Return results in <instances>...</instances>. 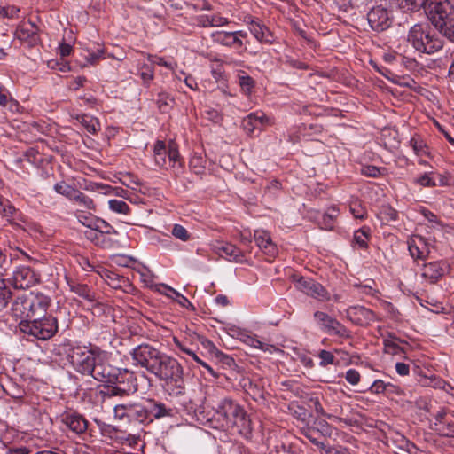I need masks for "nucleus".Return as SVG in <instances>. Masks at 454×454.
<instances>
[{
    "label": "nucleus",
    "mask_w": 454,
    "mask_h": 454,
    "mask_svg": "<svg viewBox=\"0 0 454 454\" xmlns=\"http://www.w3.org/2000/svg\"><path fill=\"white\" fill-rule=\"evenodd\" d=\"M105 278L107 281H109V285H111L113 287L116 288L120 286V278L117 274L107 271L105 275Z\"/></svg>",
    "instance_id": "64"
},
{
    "label": "nucleus",
    "mask_w": 454,
    "mask_h": 454,
    "mask_svg": "<svg viewBox=\"0 0 454 454\" xmlns=\"http://www.w3.org/2000/svg\"><path fill=\"white\" fill-rule=\"evenodd\" d=\"M104 50L98 49L95 52H89V54L85 57V59L90 65H96L99 59H104Z\"/></svg>",
    "instance_id": "57"
},
{
    "label": "nucleus",
    "mask_w": 454,
    "mask_h": 454,
    "mask_svg": "<svg viewBox=\"0 0 454 454\" xmlns=\"http://www.w3.org/2000/svg\"><path fill=\"white\" fill-rule=\"evenodd\" d=\"M369 390L373 394L386 393V382L382 380H376L372 384Z\"/></svg>",
    "instance_id": "63"
},
{
    "label": "nucleus",
    "mask_w": 454,
    "mask_h": 454,
    "mask_svg": "<svg viewBox=\"0 0 454 454\" xmlns=\"http://www.w3.org/2000/svg\"><path fill=\"white\" fill-rule=\"evenodd\" d=\"M111 383L116 384L121 387L119 391L126 393L128 395L137 391V378L132 372L127 369L119 370L117 374L113 375Z\"/></svg>",
    "instance_id": "15"
},
{
    "label": "nucleus",
    "mask_w": 454,
    "mask_h": 454,
    "mask_svg": "<svg viewBox=\"0 0 454 454\" xmlns=\"http://www.w3.org/2000/svg\"><path fill=\"white\" fill-rule=\"evenodd\" d=\"M361 172L363 175L370 177H378L381 175L380 168L375 166H364L362 168Z\"/></svg>",
    "instance_id": "60"
},
{
    "label": "nucleus",
    "mask_w": 454,
    "mask_h": 454,
    "mask_svg": "<svg viewBox=\"0 0 454 454\" xmlns=\"http://www.w3.org/2000/svg\"><path fill=\"white\" fill-rule=\"evenodd\" d=\"M347 316L354 324L358 325H367L376 319L375 314L364 307H350L347 309Z\"/></svg>",
    "instance_id": "23"
},
{
    "label": "nucleus",
    "mask_w": 454,
    "mask_h": 454,
    "mask_svg": "<svg viewBox=\"0 0 454 454\" xmlns=\"http://www.w3.org/2000/svg\"><path fill=\"white\" fill-rule=\"evenodd\" d=\"M140 76L144 83L149 85L150 82L153 79V71L150 67L144 66Z\"/></svg>",
    "instance_id": "61"
},
{
    "label": "nucleus",
    "mask_w": 454,
    "mask_h": 454,
    "mask_svg": "<svg viewBox=\"0 0 454 454\" xmlns=\"http://www.w3.org/2000/svg\"><path fill=\"white\" fill-rule=\"evenodd\" d=\"M247 392L255 400L264 397L263 387L255 381H250L247 386Z\"/></svg>",
    "instance_id": "37"
},
{
    "label": "nucleus",
    "mask_w": 454,
    "mask_h": 454,
    "mask_svg": "<svg viewBox=\"0 0 454 454\" xmlns=\"http://www.w3.org/2000/svg\"><path fill=\"white\" fill-rule=\"evenodd\" d=\"M384 351L387 354L392 356H403L404 354V350L398 344L397 338L394 336H389L388 338L384 340Z\"/></svg>",
    "instance_id": "32"
},
{
    "label": "nucleus",
    "mask_w": 454,
    "mask_h": 454,
    "mask_svg": "<svg viewBox=\"0 0 454 454\" xmlns=\"http://www.w3.org/2000/svg\"><path fill=\"white\" fill-rule=\"evenodd\" d=\"M410 145L413 149V152L418 156L428 155V150L426 143L419 137H413L410 140Z\"/></svg>",
    "instance_id": "35"
},
{
    "label": "nucleus",
    "mask_w": 454,
    "mask_h": 454,
    "mask_svg": "<svg viewBox=\"0 0 454 454\" xmlns=\"http://www.w3.org/2000/svg\"><path fill=\"white\" fill-rule=\"evenodd\" d=\"M12 298V291L6 286L3 278H0V310L6 308Z\"/></svg>",
    "instance_id": "36"
},
{
    "label": "nucleus",
    "mask_w": 454,
    "mask_h": 454,
    "mask_svg": "<svg viewBox=\"0 0 454 454\" xmlns=\"http://www.w3.org/2000/svg\"><path fill=\"white\" fill-rule=\"evenodd\" d=\"M20 12V8L15 5L0 6V17L15 18Z\"/></svg>",
    "instance_id": "52"
},
{
    "label": "nucleus",
    "mask_w": 454,
    "mask_h": 454,
    "mask_svg": "<svg viewBox=\"0 0 454 454\" xmlns=\"http://www.w3.org/2000/svg\"><path fill=\"white\" fill-rule=\"evenodd\" d=\"M419 384L422 387H433L439 389H445L447 385L446 381L436 375H421L419 380Z\"/></svg>",
    "instance_id": "29"
},
{
    "label": "nucleus",
    "mask_w": 454,
    "mask_h": 454,
    "mask_svg": "<svg viewBox=\"0 0 454 454\" xmlns=\"http://www.w3.org/2000/svg\"><path fill=\"white\" fill-rule=\"evenodd\" d=\"M38 27L31 21L20 23L15 32L16 37L23 42H27L29 45H35L39 41Z\"/></svg>",
    "instance_id": "21"
},
{
    "label": "nucleus",
    "mask_w": 454,
    "mask_h": 454,
    "mask_svg": "<svg viewBox=\"0 0 454 454\" xmlns=\"http://www.w3.org/2000/svg\"><path fill=\"white\" fill-rule=\"evenodd\" d=\"M349 210L354 217L363 219L366 215L365 208L362 206L361 202L357 200H352L349 205Z\"/></svg>",
    "instance_id": "45"
},
{
    "label": "nucleus",
    "mask_w": 454,
    "mask_h": 454,
    "mask_svg": "<svg viewBox=\"0 0 454 454\" xmlns=\"http://www.w3.org/2000/svg\"><path fill=\"white\" fill-rule=\"evenodd\" d=\"M449 271L450 267L443 261L425 263L420 269L422 278L429 284L437 283Z\"/></svg>",
    "instance_id": "12"
},
{
    "label": "nucleus",
    "mask_w": 454,
    "mask_h": 454,
    "mask_svg": "<svg viewBox=\"0 0 454 454\" xmlns=\"http://www.w3.org/2000/svg\"><path fill=\"white\" fill-rule=\"evenodd\" d=\"M70 289L72 292L77 294L79 296H81L86 300H89V301L92 300L91 292L87 285L71 284Z\"/></svg>",
    "instance_id": "42"
},
{
    "label": "nucleus",
    "mask_w": 454,
    "mask_h": 454,
    "mask_svg": "<svg viewBox=\"0 0 454 454\" xmlns=\"http://www.w3.org/2000/svg\"><path fill=\"white\" fill-rule=\"evenodd\" d=\"M318 357L320 358V365L321 366H326L329 364H334L335 357L334 356L327 351V350H320L318 353Z\"/></svg>",
    "instance_id": "53"
},
{
    "label": "nucleus",
    "mask_w": 454,
    "mask_h": 454,
    "mask_svg": "<svg viewBox=\"0 0 454 454\" xmlns=\"http://www.w3.org/2000/svg\"><path fill=\"white\" fill-rule=\"evenodd\" d=\"M108 205L110 209L115 213L127 215L129 212L128 204L123 200H110Z\"/></svg>",
    "instance_id": "41"
},
{
    "label": "nucleus",
    "mask_w": 454,
    "mask_h": 454,
    "mask_svg": "<svg viewBox=\"0 0 454 454\" xmlns=\"http://www.w3.org/2000/svg\"><path fill=\"white\" fill-rule=\"evenodd\" d=\"M212 249L220 257L233 262H244L245 254L251 252V250H242L231 243L223 241H215L212 245Z\"/></svg>",
    "instance_id": "11"
},
{
    "label": "nucleus",
    "mask_w": 454,
    "mask_h": 454,
    "mask_svg": "<svg viewBox=\"0 0 454 454\" xmlns=\"http://www.w3.org/2000/svg\"><path fill=\"white\" fill-rule=\"evenodd\" d=\"M154 160L159 167H166L168 148L163 141H157L153 148Z\"/></svg>",
    "instance_id": "31"
},
{
    "label": "nucleus",
    "mask_w": 454,
    "mask_h": 454,
    "mask_svg": "<svg viewBox=\"0 0 454 454\" xmlns=\"http://www.w3.org/2000/svg\"><path fill=\"white\" fill-rule=\"evenodd\" d=\"M62 423L75 434H82L88 429V421L83 416L73 411H67L61 415Z\"/></svg>",
    "instance_id": "19"
},
{
    "label": "nucleus",
    "mask_w": 454,
    "mask_h": 454,
    "mask_svg": "<svg viewBox=\"0 0 454 454\" xmlns=\"http://www.w3.org/2000/svg\"><path fill=\"white\" fill-rule=\"evenodd\" d=\"M172 235L182 241H187L190 239V234L187 230L180 224H175L173 226Z\"/></svg>",
    "instance_id": "51"
},
{
    "label": "nucleus",
    "mask_w": 454,
    "mask_h": 454,
    "mask_svg": "<svg viewBox=\"0 0 454 454\" xmlns=\"http://www.w3.org/2000/svg\"><path fill=\"white\" fill-rule=\"evenodd\" d=\"M433 173H424L415 179V183L423 187H434L437 185L435 180L432 177Z\"/></svg>",
    "instance_id": "48"
},
{
    "label": "nucleus",
    "mask_w": 454,
    "mask_h": 454,
    "mask_svg": "<svg viewBox=\"0 0 454 454\" xmlns=\"http://www.w3.org/2000/svg\"><path fill=\"white\" fill-rule=\"evenodd\" d=\"M248 27L252 35L259 42L272 43V35L270 29L258 20H250L247 21Z\"/></svg>",
    "instance_id": "25"
},
{
    "label": "nucleus",
    "mask_w": 454,
    "mask_h": 454,
    "mask_svg": "<svg viewBox=\"0 0 454 454\" xmlns=\"http://www.w3.org/2000/svg\"><path fill=\"white\" fill-rule=\"evenodd\" d=\"M79 122L87 129L88 132L94 134L99 129L98 121L90 115L82 114L77 116Z\"/></svg>",
    "instance_id": "34"
},
{
    "label": "nucleus",
    "mask_w": 454,
    "mask_h": 454,
    "mask_svg": "<svg viewBox=\"0 0 454 454\" xmlns=\"http://www.w3.org/2000/svg\"><path fill=\"white\" fill-rule=\"evenodd\" d=\"M67 358L77 372L90 374L94 370L97 359L106 358V353L99 348H88L77 345L68 349Z\"/></svg>",
    "instance_id": "6"
},
{
    "label": "nucleus",
    "mask_w": 454,
    "mask_h": 454,
    "mask_svg": "<svg viewBox=\"0 0 454 454\" xmlns=\"http://www.w3.org/2000/svg\"><path fill=\"white\" fill-rule=\"evenodd\" d=\"M134 364L145 368L163 382L165 390L174 396L184 394V368L173 356L149 344H141L130 353Z\"/></svg>",
    "instance_id": "1"
},
{
    "label": "nucleus",
    "mask_w": 454,
    "mask_h": 454,
    "mask_svg": "<svg viewBox=\"0 0 454 454\" xmlns=\"http://www.w3.org/2000/svg\"><path fill=\"white\" fill-rule=\"evenodd\" d=\"M50 304V299L41 294L30 292L17 296L11 307V315L16 320H28L34 316L43 315Z\"/></svg>",
    "instance_id": "4"
},
{
    "label": "nucleus",
    "mask_w": 454,
    "mask_h": 454,
    "mask_svg": "<svg viewBox=\"0 0 454 454\" xmlns=\"http://www.w3.org/2000/svg\"><path fill=\"white\" fill-rule=\"evenodd\" d=\"M422 7L432 25L454 42V5L449 0H423Z\"/></svg>",
    "instance_id": "3"
},
{
    "label": "nucleus",
    "mask_w": 454,
    "mask_h": 454,
    "mask_svg": "<svg viewBox=\"0 0 454 454\" xmlns=\"http://www.w3.org/2000/svg\"><path fill=\"white\" fill-rule=\"evenodd\" d=\"M54 190L57 193L61 194L67 199H71L76 189L64 181L55 184Z\"/></svg>",
    "instance_id": "40"
},
{
    "label": "nucleus",
    "mask_w": 454,
    "mask_h": 454,
    "mask_svg": "<svg viewBox=\"0 0 454 454\" xmlns=\"http://www.w3.org/2000/svg\"><path fill=\"white\" fill-rule=\"evenodd\" d=\"M74 203L79 205L82 209L86 210H95V204L90 197L77 190L70 199Z\"/></svg>",
    "instance_id": "30"
},
{
    "label": "nucleus",
    "mask_w": 454,
    "mask_h": 454,
    "mask_svg": "<svg viewBox=\"0 0 454 454\" xmlns=\"http://www.w3.org/2000/svg\"><path fill=\"white\" fill-rule=\"evenodd\" d=\"M318 426L321 429L316 427H308L303 429V435L308 438L312 443L321 448H324L323 442L320 441L321 437L329 433V426L325 421H319Z\"/></svg>",
    "instance_id": "27"
},
{
    "label": "nucleus",
    "mask_w": 454,
    "mask_h": 454,
    "mask_svg": "<svg viewBox=\"0 0 454 454\" xmlns=\"http://www.w3.org/2000/svg\"><path fill=\"white\" fill-rule=\"evenodd\" d=\"M154 288L157 292H159L160 294H162L164 295H167L168 297H171V298H174L173 295H179V293L176 292L175 289H173L172 287L165 285V284H159V285H155L154 286Z\"/></svg>",
    "instance_id": "55"
},
{
    "label": "nucleus",
    "mask_w": 454,
    "mask_h": 454,
    "mask_svg": "<svg viewBox=\"0 0 454 454\" xmlns=\"http://www.w3.org/2000/svg\"><path fill=\"white\" fill-rule=\"evenodd\" d=\"M119 388H121V387H118L116 384H113V385L105 387L104 389L101 391V393L105 398L128 395L126 393L120 392Z\"/></svg>",
    "instance_id": "49"
},
{
    "label": "nucleus",
    "mask_w": 454,
    "mask_h": 454,
    "mask_svg": "<svg viewBox=\"0 0 454 454\" xmlns=\"http://www.w3.org/2000/svg\"><path fill=\"white\" fill-rule=\"evenodd\" d=\"M407 41L416 51L423 53L433 54L442 48V41L431 33L427 25L416 24L411 27Z\"/></svg>",
    "instance_id": "5"
},
{
    "label": "nucleus",
    "mask_w": 454,
    "mask_h": 454,
    "mask_svg": "<svg viewBox=\"0 0 454 454\" xmlns=\"http://www.w3.org/2000/svg\"><path fill=\"white\" fill-rule=\"evenodd\" d=\"M210 421L215 422V427L225 430L237 428L239 433L248 429L250 426V419L244 408L234 400L227 397L217 403Z\"/></svg>",
    "instance_id": "2"
},
{
    "label": "nucleus",
    "mask_w": 454,
    "mask_h": 454,
    "mask_svg": "<svg viewBox=\"0 0 454 454\" xmlns=\"http://www.w3.org/2000/svg\"><path fill=\"white\" fill-rule=\"evenodd\" d=\"M273 124V119L266 115L263 112L251 113L245 117L242 121L243 129L248 134H252L255 130L261 131Z\"/></svg>",
    "instance_id": "13"
},
{
    "label": "nucleus",
    "mask_w": 454,
    "mask_h": 454,
    "mask_svg": "<svg viewBox=\"0 0 454 454\" xmlns=\"http://www.w3.org/2000/svg\"><path fill=\"white\" fill-rule=\"evenodd\" d=\"M367 20L373 30L383 31L390 27L391 18L388 11L381 5L375 6L367 13Z\"/></svg>",
    "instance_id": "14"
},
{
    "label": "nucleus",
    "mask_w": 454,
    "mask_h": 454,
    "mask_svg": "<svg viewBox=\"0 0 454 454\" xmlns=\"http://www.w3.org/2000/svg\"><path fill=\"white\" fill-rule=\"evenodd\" d=\"M88 228H92L104 236L105 234L116 233L114 229L109 223L99 218L90 220V223H88Z\"/></svg>",
    "instance_id": "33"
},
{
    "label": "nucleus",
    "mask_w": 454,
    "mask_h": 454,
    "mask_svg": "<svg viewBox=\"0 0 454 454\" xmlns=\"http://www.w3.org/2000/svg\"><path fill=\"white\" fill-rule=\"evenodd\" d=\"M105 359L106 358L97 359L94 370L90 372L89 375H91L95 380L98 381L112 382L113 374L111 373V369L105 365Z\"/></svg>",
    "instance_id": "28"
},
{
    "label": "nucleus",
    "mask_w": 454,
    "mask_h": 454,
    "mask_svg": "<svg viewBox=\"0 0 454 454\" xmlns=\"http://www.w3.org/2000/svg\"><path fill=\"white\" fill-rule=\"evenodd\" d=\"M4 391L14 399H21L25 395V390L13 383L9 384Z\"/></svg>",
    "instance_id": "50"
},
{
    "label": "nucleus",
    "mask_w": 454,
    "mask_h": 454,
    "mask_svg": "<svg viewBox=\"0 0 454 454\" xmlns=\"http://www.w3.org/2000/svg\"><path fill=\"white\" fill-rule=\"evenodd\" d=\"M238 79L242 91L245 94H250L252 89L254 86V81L252 79V77L242 72L241 74H239Z\"/></svg>",
    "instance_id": "38"
},
{
    "label": "nucleus",
    "mask_w": 454,
    "mask_h": 454,
    "mask_svg": "<svg viewBox=\"0 0 454 454\" xmlns=\"http://www.w3.org/2000/svg\"><path fill=\"white\" fill-rule=\"evenodd\" d=\"M13 285L15 288L26 289L38 281L37 274L29 267L20 266L13 273Z\"/></svg>",
    "instance_id": "18"
},
{
    "label": "nucleus",
    "mask_w": 454,
    "mask_h": 454,
    "mask_svg": "<svg viewBox=\"0 0 454 454\" xmlns=\"http://www.w3.org/2000/svg\"><path fill=\"white\" fill-rule=\"evenodd\" d=\"M145 405L142 403L116 404L114 408V419L127 423H145Z\"/></svg>",
    "instance_id": "8"
},
{
    "label": "nucleus",
    "mask_w": 454,
    "mask_h": 454,
    "mask_svg": "<svg viewBox=\"0 0 454 454\" xmlns=\"http://www.w3.org/2000/svg\"><path fill=\"white\" fill-rule=\"evenodd\" d=\"M410 254L414 259H426L430 253V244L422 236L415 235L408 240Z\"/></svg>",
    "instance_id": "20"
},
{
    "label": "nucleus",
    "mask_w": 454,
    "mask_h": 454,
    "mask_svg": "<svg viewBox=\"0 0 454 454\" xmlns=\"http://www.w3.org/2000/svg\"><path fill=\"white\" fill-rule=\"evenodd\" d=\"M104 435L109 437L115 443L121 446L135 448L141 442L140 436L128 434L125 431L119 430L114 427H108L105 429Z\"/></svg>",
    "instance_id": "16"
},
{
    "label": "nucleus",
    "mask_w": 454,
    "mask_h": 454,
    "mask_svg": "<svg viewBox=\"0 0 454 454\" xmlns=\"http://www.w3.org/2000/svg\"><path fill=\"white\" fill-rule=\"evenodd\" d=\"M434 429L436 432H438L439 434L443 435V436H453L454 435V428H453V426L450 424H448L447 427H444L443 425L434 423Z\"/></svg>",
    "instance_id": "54"
},
{
    "label": "nucleus",
    "mask_w": 454,
    "mask_h": 454,
    "mask_svg": "<svg viewBox=\"0 0 454 454\" xmlns=\"http://www.w3.org/2000/svg\"><path fill=\"white\" fill-rule=\"evenodd\" d=\"M314 318L325 332L331 334L333 333L340 338L350 337L349 331L328 314L322 311H316L314 313Z\"/></svg>",
    "instance_id": "10"
},
{
    "label": "nucleus",
    "mask_w": 454,
    "mask_h": 454,
    "mask_svg": "<svg viewBox=\"0 0 454 454\" xmlns=\"http://www.w3.org/2000/svg\"><path fill=\"white\" fill-rule=\"evenodd\" d=\"M346 380L351 385H356L360 380V374L355 369H349L346 372Z\"/></svg>",
    "instance_id": "62"
},
{
    "label": "nucleus",
    "mask_w": 454,
    "mask_h": 454,
    "mask_svg": "<svg viewBox=\"0 0 454 454\" xmlns=\"http://www.w3.org/2000/svg\"><path fill=\"white\" fill-rule=\"evenodd\" d=\"M85 236L98 246L105 245V236L92 228H89V230L85 231Z\"/></svg>",
    "instance_id": "47"
},
{
    "label": "nucleus",
    "mask_w": 454,
    "mask_h": 454,
    "mask_svg": "<svg viewBox=\"0 0 454 454\" xmlns=\"http://www.w3.org/2000/svg\"><path fill=\"white\" fill-rule=\"evenodd\" d=\"M168 163L172 168H175L176 164L181 166L180 163V154L174 144H169L168 147Z\"/></svg>",
    "instance_id": "44"
},
{
    "label": "nucleus",
    "mask_w": 454,
    "mask_h": 454,
    "mask_svg": "<svg viewBox=\"0 0 454 454\" xmlns=\"http://www.w3.org/2000/svg\"><path fill=\"white\" fill-rule=\"evenodd\" d=\"M19 325L22 333L43 340L51 339L58 331L57 320L52 317L20 321Z\"/></svg>",
    "instance_id": "7"
},
{
    "label": "nucleus",
    "mask_w": 454,
    "mask_h": 454,
    "mask_svg": "<svg viewBox=\"0 0 454 454\" xmlns=\"http://www.w3.org/2000/svg\"><path fill=\"white\" fill-rule=\"evenodd\" d=\"M369 239V229L362 228L354 233V242L361 248L367 247Z\"/></svg>",
    "instance_id": "39"
},
{
    "label": "nucleus",
    "mask_w": 454,
    "mask_h": 454,
    "mask_svg": "<svg viewBox=\"0 0 454 454\" xmlns=\"http://www.w3.org/2000/svg\"><path fill=\"white\" fill-rule=\"evenodd\" d=\"M256 245L268 256L269 260L275 258L278 254V248L272 242L270 233L263 230H257L254 235Z\"/></svg>",
    "instance_id": "22"
},
{
    "label": "nucleus",
    "mask_w": 454,
    "mask_h": 454,
    "mask_svg": "<svg viewBox=\"0 0 454 454\" xmlns=\"http://www.w3.org/2000/svg\"><path fill=\"white\" fill-rule=\"evenodd\" d=\"M336 218V215L325 214L322 217V221L320 222V226L325 230H332L334 224V219Z\"/></svg>",
    "instance_id": "56"
},
{
    "label": "nucleus",
    "mask_w": 454,
    "mask_h": 454,
    "mask_svg": "<svg viewBox=\"0 0 454 454\" xmlns=\"http://www.w3.org/2000/svg\"><path fill=\"white\" fill-rule=\"evenodd\" d=\"M241 340L247 346H249L255 349H260L270 355L277 352H281V350L278 347L261 340L256 335L244 334L242 336Z\"/></svg>",
    "instance_id": "26"
},
{
    "label": "nucleus",
    "mask_w": 454,
    "mask_h": 454,
    "mask_svg": "<svg viewBox=\"0 0 454 454\" xmlns=\"http://www.w3.org/2000/svg\"><path fill=\"white\" fill-rule=\"evenodd\" d=\"M395 4L403 12H410L422 5L420 0H395Z\"/></svg>",
    "instance_id": "43"
},
{
    "label": "nucleus",
    "mask_w": 454,
    "mask_h": 454,
    "mask_svg": "<svg viewBox=\"0 0 454 454\" xmlns=\"http://www.w3.org/2000/svg\"><path fill=\"white\" fill-rule=\"evenodd\" d=\"M379 217L382 222H390V221H395L397 219V212L387 206H384L381 207L380 211Z\"/></svg>",
    "instance_id": "46"
},
{
    "label": "nucleus",
    "mask_w": 454,
    "mask_h": 454,
    "mask_svg": "<svg viewBox=\"0 0 454 454\" xmlns=\"http://www.w3.org/2000/svg\"><path fill=\"white\" fill-rule=\"evenodd\" d=\"M149 60L153 62V64H157L159 66L166 67L167 68L170 70H174L176 67V63H172L165 60L162 57L158 56H150Z\"/></svg>",
    "instance_id": "58"
},
{
    "label": "nucleus",
    "mask_w": 454,
    "mask_h": 454,
    "mask_svg": "<svg viewBox=\"0 0 454 454\" xmlns=\"http://www.w3.org/2000/svg\"><path fill=\"white\" fill-rule=\"evenodd\" d=\"M229 20L227 18L216 13L210 15V26L211 27H222L227 25Z\"/></svg>",
    "instance_id": "59"
},
{
    "label": "nucleus",
    "mask_w": 454,
    "mask_h": 454,
    "mask_svg": "<svg viewBox=\"0 0 454 454\" xmlns=\"http://www.w3.org/2000/svg\"><path fill=\"white\" fill-rule=\"evenodd\" d=\"M145 414V423H150L155 419H160L165 416L170 415L171 410L167 409L166 406L154 400H147L144 403Z\"/></svg>",
    "instance_id": "24"
},
{
    "label": "nucleus",
    "mask_w": 454,
    "mask_h": 454,
    "mask_svg": "<svg viewBox=\"0 0 454 454\" xmlns=\"http://www.w3.org/2000/svg\"><path fill=\"white\" fill-rule=\"evenodd\" d=\"M294 281L296 289L317 301H327L332 299L326 289L313 279L300 277Z\"/></svg>",
    "instance_id": "9"
},
{
    "label": "nucleus",
    "mask_w": 454,
    "mask_h": 454,
    "mask_svg": "<svg viewBox=\"0 0 454 454\" xmlns=\"http://www.w3.org/2000/svg\"><path fill=\"white\" fill-rule=\"evenodd\" d=\"M247 32L243 30L226 32L216 31L212 34L213 41L227 47L241 48L243 46L242 38L247 37Z\"/></svg>",
    "instance_id": "17"
}]
</instances>
